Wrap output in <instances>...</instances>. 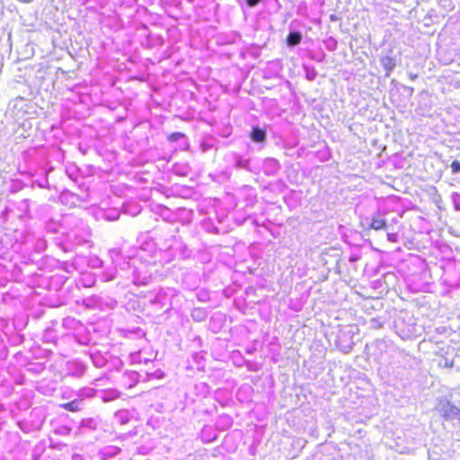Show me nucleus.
I'll return each instance as SVG.
<instances>
[{
    "instance_id": "f257e3e1",
    "label": "nucleus",
    "mask_w": 460,
    "mask_h": 460,
    "mask_svg": "<svg viewBox=\"0 0 460 460\" xmlns=\"http://www.w3.org/2000/svg\"><path fill=\"white\" fill-rule=\"evenodd\" d=\"M437 410L445 419L460 420V409L447 401H441Z\"/></svg>"
},
{
    "instance_id": "f03ea898",
    "label": "nucleus",
    "mask_w": 460,
    "mask_h": 460,
    "mask_svg": "<svg viewBox=\"0 0 460 460\" xmlns=\"http://www.w3.org/2000/svg\"><path fill=\"white\" fill-rule=\"evenodd\" d=\"M250 137L255 143H262L267 138L266 129L260 127H252Z\"/></svg>"
},
{
    "instance_id": "7ed1b4c3",
    "label": "nucleus",
    "mask_w": 460,
    "mask_h": 460,
    "mask_svg": "<svg viewBox=\"0 0 460 460\" xmlns=\"http://www.w3.org/2000/svg\"><path fill=\"white\" fill-rule=\"evenodd\" d=\"M370 228L374 230H381L386 228V222L385 219L380 217H373L370 225Z\"/></svg>"
},
{
    "instance_id": "20e7f679",
    "label": "nucleus",
    "mask_w": 460,
    "mask_h": 460,
    "mask_svg": "<svg viewBox=\"0 0 460 460\" xmlns=\"http://www.w3.org/2000/svg\"><path fill=\"white\" fill-rule=\"evenodd\" d=\"M79 403H80V401L78 400H73L69 402H66V403H62L60 404V407L66 410V411H72V412H76L80 410L79 408Z\"/></svg>"
},
{
    "instance_id": "39448f33",
    "label": "nucleus",
    "mask_w": 460,
    "mask_h": 460,
    "mask_svg": "<svg viewBox=\"0 0 460 460\" xmlns=\"http://www.w3.org/2000/svg\"><path fill=\"white\" fill-rule=\"evenodd\" d=\"M381 62L387 72L392 71L395 66L394 60L389 57L383 58Z\"/></svg>"
},
{
    "instance_id": "423d86ee",
    "label": "nucleus",
    "mask_w": 460,
    "mask_h": 460,
    "mask_svg": "<svg viewBox=\"0 0 460 460\" xmlns=\"http://www.w3.org/2000/svg\"><path fill=\"white\" fill-rule=\"evenodd\" d=\"M302 35L300 32H289V46H295L300 43Z\"/></svg>"
},
{
    "instance_id": "0eeeda50",
    "label": "nucleus",
    "mask_w": 460,
    "mask_h": 460,
    "mask_svg": "<svg viewBox=\"0 0 460 460\" xmlns=\"http://www.w3.org/2000/svg\"><path fill=\"white\" fill-rule=\"evenodd\" d=\"M185 137V134L181 132H173L168 135L167 139L170 142H176L181 138Z\"/></svg>"
},
{
    "instance_id": "6e6552de",
    "label": "nucleus",
    "mask_w": 460,
    "mask_h": 460,
    "mask_svg": "<svg viewBox=\"0 0 460 460\" xmlns=\"http://www.w3.org/2000/svg\"><path fill=\"white\" fill-rule=\"evenodd\" d=\"M451 169L453 171L454 173H456L460 171V162L458 161H454L452 164H451Z\"/></svg>"
},
{
    "instance_id": "1a4fd4ad",
    "label": "nucleus",
    "mask_w": 460,
    "mask_h": 460,
    "mask_svg": "<svg viewBox=\"0 0 460 460\" xmlns=\"http://www.w3.org/2000/svg\"><path fill=\"white\" fill-rule=\"evenodd\" d=\"M246 2L249 6L253 7L257 5L261 2V0H246Z\"/></svg>"
},
{
    "instance_id": "9d476101",
    "label": "nucleus",
    "mask_w": 460,
    "mask_h": 460,
    "mask_svg": "<svg viewBox=\"0 0 460 460\" xmlns=\"http://www.w3.org/2000/svg\"><path fill=\"white\" fill-rule=\"evenodd\" d=\"M387 238L390 242H396V234H387Z\"/></svg>"
}]
</instances>
